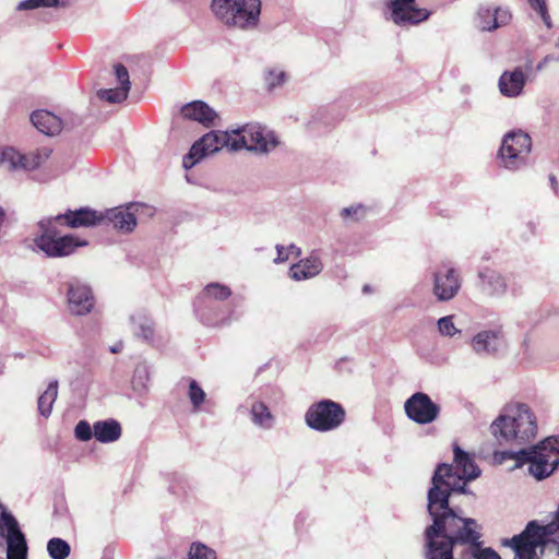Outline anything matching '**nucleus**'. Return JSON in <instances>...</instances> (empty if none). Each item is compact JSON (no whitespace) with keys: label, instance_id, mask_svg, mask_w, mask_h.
Wrapping results in <instances>:
<instances>
[{"label":"nucleus","instance_id":"obj_1","mask_svg":"<svg viewBox=\"0 0 559 559\" xmlns=\"http://www.w3.org/2000/svg\"><path fill=\"white\" fill-rule=\"evenodd\" d=\"M453 453L454 464L439 463L427 491V511L432 524L425 531L426 559H453L454 545H478L480 538L476 520L461 516V509L450 506L453 493H469L466 484L479 477L480 469L457 444H454ZM556 534L559 538V506L550 523L539 525L531 521L521 534L506 540L504 545L513 549L514 559H538L536 548L546 546ZM468 559L501 558L486 548L473 550Z\"/></svg>","mask_w":559,"mask_h":559},{"label":"nucleus","instance_id":"obj_2","mask_svg":"<svg viewBox=\"0 0 559 559\" xmlns=\"http://www.w3.org/2000/svg\"><path fill=\"white\" fill-rule=\"evenodd\" d=\"M104 223L103 212L90 207L68 210L63 214L41 218L37 223L34 247L48 258H62L72 254L79 247L87 245L74 235H61L60 226L69 228L92 227Z\"/></svg>","mask_w":559,"mask_h":559},{"label":"nucleus","instance_id":"obj_3","mask_svg":"<svg viewBox=\"0 0 559 559\" xmlns=\"http://www.w3.org/2000/svg\"><path fill=\"white\" fill-rule=\"evenodd\" d=\"M490 431L500 444L521 445L536 437V418L526 404H509L492 421Z\"/></svg>","mask_w":559,"mask_h":559},{"label":"nucleus","instance_id":"obj_4","mask_svg":"<svg viewBox=\"0 0 559 559\" xmlns=\"http://www.w3.org/2000/svg\"><path fill=\"white\" fill-rule=\"evenodd\" d=\"M495 459L502 463L507 459L515 460V467L528 464V472L536 479L549 477L559 466V438L549 437L538 444L519 451L495 453Z\"/></svg>","mask_w":559,"mask_h":559},{"label":"nucleus","instance_id":"obj_5","mask_svg":"<svg viewBox=\"0 0 559 559\" xmlns=\"http://www.w3.org/2000/svg\"><path fill=\"white\" fill-rule=\"evenodd\" d=\"M212 12L225 26L242 31L258 26L261 14L260 0H212Z\"/></svg>","mask_w":559,"mask_h":559},{"label":"nucleus","instance_id":"obj_6","mask_svg":"<svg viewBox=\"0 0 559 559\" xmlns=\"http://www.w3.org/2000/svg\"><path fill=\"white\" fill-rule=\"evenodd\" d=\"M27 558L26 535L13 513L0 503V559Z\"/></svg>","mask_w":559,"mask_h":559},{"label":"nucleus","instance_id":"obj_7","mask_svg":"<svg viewBox=\"0 0 559 559\" xmlns=\"http://www.w3.org/2000/svg\"><path fill=\"white\" fill-rule=\"evenodd\" d=\"M346 412L344 407L332 400H321L310 405L305 414V421L309 428L326 432L337 429L344 421Z\"/></svg>","mask_w":559,"mask_h":559},{"label":"nucleus","instance_id":"obj_8","mask_svg":"<svg viewBox=\"0 0 559 559\" xmlns=\"http://www.w3.org/2000/svg\"><path fill=\"white\" fill-rule=\"evenodd\" d=\"M531 151V136L521 130L511 131L502 140L499 157L504 168L518 170L527 165Z\"/></svg>","mask_w":559,"mask_h":559},{"label":"nucleus","instance_id":"obj_9","mask_svg":"<svg viewBox=\"0 0 559 559\" xmlns=\"http://www.w3.org/2000/svg\"><path fill=\"white\" fill-rule=\"evenodd\" d=\"M234 140L230 142V151L246 148L259 153H267L278 144L275 135L265 133L261 126L246 124L233 130Z\"/></svg>","mask_w":559,"mask_h":559},{"label":"nucleus","instance_id":"obj_10","mask_svg":"<svg viewBox=\"0 0 559 559\" xmlns=\"http://www.w3.org/2000/svg\"><path fill=\"white\" fill-rule=\"evenodd\" d=\"M233 132L229 133L227 131H210L192 144L189 153L183 157V168H192L202 158L218 152L225 146L230 150V142H233Z\"/></svg>","mask_w":559,"mask_h":559},{"label":"nucleus","instance_id":"obj_11","mask_svg":"<svg viewBox=\"0 0 559 559\" xmlns=\"http://www.w3.org/2000/svg\"><path fill=\"white\" fill-rule=\"evenodd\" d=\"M51 148L43 146L22 155L13 147L0 148V167L4 170H33L41 166L51 154Z\"/></svg>","mask_w":559,"mask_h":559},{"label":"nucleus","instance_id":"obj_12","mask_svg":"<svg viewBox=\"0 0 559 559\" xmlns=\"http://www.w3.org/2000/svg\"><path fill=\"white\" fill-rule=\"evenodd\" d=\"M432 293L437 300H452L460 292L462 277L459 270L451 263L445 262L439 265L433 272Z\"/></svg>","mask_w":559,"mask_h":559},{"label":"nucleus","instance_id":"obj_13","mask_svg":"<svg viewBox=\"0 0 559 559\" xmlns=\"http://www.w3.org/2000/svg\"><path fill=\"white\" fill-rule=\"evenodd\" d=\"M406 416L419 425H428L438 419L441 408L424 392H416L404 403Z\"/></svg>","mask_w":559,"mask_h":559},{"label":"nucleus","instance_id":"obj_14","mask_svg":"<svg viewBox=\"0 0 559 559\" xmlns=\"http://www.w3.org/2000/svg\"><path fill=\"white\" fill-rule=\"evenodd\" d=\"M230 295L231 290L228 286L219 283L206 285L194 301V311L200 321L202 323H213L217 321V317L209 316L207 309L211 308L213 304H226L225 301Z\"/></svg>","mask_w":559,"mask_h":559},{"label":"nucleus","instance_id":"obj_15","mask_svg":"<svg viewBox=\"0 0 559 559\" xmlns=\"http://www.w3.org/2000/svg\"><path fill=\"white\" fill-rule=\"evenodd\" d=\"M473 352L480 357L497 356L506 349L507 342L501 329L484 330L471 340Z\"/></svg>","mask_w":559,"mask_h":559},{"label":"nucleus","instance_id":"obj_16","mask_svg":"<svg viewBox=\"0 0 559 559\" xmlns=\"http://www.w3.org/2000/svg\"><path fill=\"white\" fill-rule=\"evenodd\" d=\"M415 0H390L391 19L397 25L417 24L429 17L426 9L414 7Z\"/></svg>","mask_w":559,"mask_h":559},{"label":"nucleus","instance_id":"obj_17","mask_svg":"<svg viewBox=\"0 0 559 559\" xmlns=\"http://www.w3.org/2000/svg\"><path fill=\"white\" fill-rule=\"evenodd\" d=\"M138 204L131 203L127 206L106 210L103 212V224H111L114 228L122 233H130L136 226L135 212L138 211Z\"/></svg>","mask_w":559,"mask_h":559},{"label":"nucleus","instance_id":"obj_18","mask_svg":"<svg viewBox=\"0 0 559 559\" xmlns=\"http://www.w3.org/2000/svg\"><path fill=\"white\" fill-rule=\"evenodd\" d=\"M68 304L70 311L75 316H84L94 307V297L88 286L71 283L68 289Z\"/></svg>","mask_w":559,"mask_h":559},{"label":"nucleus","instance_id":"obj_19","mask_svg":"<svg viewBox=\"0 0 559 559\" xmlns=\"http://www.w3.org/2000/svg\"><path fill=\"white\" fill-rule=\"evenodd\" d=\"M478 288L490 297H500L506 294L508 285L504 276L498 271L484 267L478 271Z\"/></svg>","mask_w":559,"mask_h":559},{"label":"nucleus","instance_id":"obj_20","mask_svg":"<svg viewBox=\"0 0 559 559\" xmlns=\"http://www.w3.org/2000/svg\"><path fill=\"white\" fill-rule=\"evenodd\" d=\"M180 111L185 119L197 121L205 128L215 126V120L218 119L217 112L202 100L190 102Z\"/></svg>","mask_w":559,"mask_h":559},{"label":"nucleus","instance_id":"obj_21","mask_svg":"<svg viewBox=\"0 0 559 559\" xmlns=\"http://www.w3.org/2000/svg\"><path fill=\"white\" fill-rule=\"evenodd\" d=\"M478 27L481 31H493L509 23L511 13L502 8L480 7L477 12Z\"/></svg>","mask_w":559,"mask_h":559},{"label":"nucleus","instance_id":"obj_22","mask_svg":"<svg viewBox=\"0 0 559 559\" xmlns=\"http://www.w3.org/2000/svg\"><path fill=\"white\" fill-rule=\"evenodd\" d=\"M33 126L41 133L53 136L61 132L62 121L48 110H35L31 115Z\"/></svg>","mask_w":559,"mask_h":559},{"label":"nucleus","instance_id":"obj_23","mask_svg":"<svg viewBox=\"0 0 559 559\" xmlns=\"http://www.w3.org/2000/svg\"><path fill=\"white\" fill-rule=\"evenodd\" d=\"M322 262L317 252H312L308 258L300 260L290 267L289 275L295 281H302L318 275L322 271Z\"/></svg>","mask_w":559,"mask_h":559},{"label":"nucleus","instance_id":"obj_24","mask_svg":"<svg viewBox=\"0 0 559 559\" xmlns=\"http://www.w3.org/2000/svg\"><path fill=\"white\" fill-rule=\"evenodd\" d=\"M525 74L521 69L503 72L499 79V88L502 95L508 97L519 96L525 85Z\"/></svg>","mask_w":559,"mask_h":559},{"label":"nucleus","instance_id":"obj_25","mask_svg":"<svg viewBox=\"0 0 559 559\" xmlns=\"http://www.w3.org/2000/svg\"><path fill=\"white\" fill-rule=\"evenodd\" d=\"M131 330L135 337L152 343L154 340V322L144 312L136 311L130 317Z\"/></svg>","mask_w":559,"mask_h":559},{"label":"nucleus","instance_id":"obj_26","mask_svg":"<svg viewBox=\"0 0 559 559\" xmlns=\"http://www.w3.org/2000/svg\"><path fill=\"white\" fill-rule=\"evenodd\" d=\"M94 437L102 443L117 441L121 437V426L116 419L95 421L93 425Z\"/></svg>","mask_w":559,"mask_h":559},{"label":"nucleus","instance_id":"obj_27","mask_svg":"<svg viewBox=\"0 0 559 559\" xmlns=\"http://www.w3.org/2000/svg\"><path fill=\"white\" fill-rule=\"evenodd\" d=\"M58 396V381H51L47 389L39 395L37 409L40 416L48 418L51 415L53 403Z\"/></svg>","mask_w":559,"mask_h":559},{"label":"nucleus","instance_id":"obj_28","mask_svg":"<svg viewBox=\"0 0 559 559\" xmlns=\"http://www.w3.org/2000/svg\"><path fill=\"white\" fill-rule=\"evenodd\" d=\"M251 420L255 426L271 429L274 426V416L263 402H254L250 409Z\"/></svg>","mask_w":559,"mask_h":559},{"label":"nucleus","instance_id":"obj_29","mask_svg":"<svg viewBox=\"0 0 559 559\" xmlns=\"http://www.w3.org/2000/svg\"><path fill=\"white\" fill-rule=\"evenodd\" d=\"M47 551L51 559H66L70 555L71 547L67 540L53 537L47 543Z\"/></svg>","mask_w":559,"mask_h":559},{"label":"nucleus","instance_id":"obj_30","mask_svg":"<svg viewBox=\"0 0 559 559\" xmlns=\"http://www.w3.org/2000/svg\"><path fill=\"white\" fill-rule=\"evenodd\" d=\"M209 316L217 317V321L213 323H204L205 325L216 326L221 324L227 323L231 318V310L229 309L227 304H213L211 308L207 309Z\"/></svg>","mask_w":559,"mask_h":559},{"label":"nucleus","instance_id":"obj_31","mask_svg":"<svg viewBox=\"0 0 559 559\" xmlns=\"http://www.w3.org/2000/svg\"><path fill=\"white\" fill-rule=\"evenodd\" d=\"M129 91L126 87L105 88L97 92V96L102 100L110 104H118L127 99Z\"/></svg>","mask_w":559,"mask_h":559},{"label":"nucleus","instance_id":"obj_32","mask_svg":"<svg viewBox=\"0 0 559 559\" xmlns=\"http://www.w3.org/2000/svg\"><path fill=\"white\" fill-rule=\"evenodd\" d=\"M453 319H454V316H445L438 320V322H437L438 331L442 336L454 337L455 335L461 334V330H459L454 325Z\"/></svg>","mask_w":559,"mask_h":559},{"label":"nucleus","instance_id":"obj_33","mask_svg":"<svg viewBox=\"0 0 559 559\" xmlns=\"http://www.w3.org/2000/svg\"><path fill=\"white\" fill-rule=\"evenodd\" d=\"M188 559H216V552L201 543H193Z\"/></svg>","mask_w":559,"mask_h":559},{"label":"nucleus","instance_id":"obj_34","mask_svg":"<svg viewBox=\"0 0 559 559\" xmlns=\"http://www.w3.org/2000/svg\"><path fill=\"white\" fill-rule=\"evenodd\" d=\"M265 84L269 91L281 86L286 80V73L278 69H269L265 72Z\"/></svg>","mask_w":559,"mask_h":559},{"label":"nucleus","instance_id":"obj_35","mask_svg":"<svg viewBox=\"0 0 559 559\" xmlns=\"http://www.w3.org/2000/svg\"><path fill=\"white\" fill-rule=\"evenodd\" d=\"M188 396H189L194 409H199L201 404L204 402L205 393L195 380L189 381Z\"/></svg>","mask_w":559,"mask_h":559},{"label":"nucleus","instance_id":"obj_36","mask_svg":"<svg viewBox=\"0 0 559 559\" xmlns=\"http://www.w3.org/2000/svg\"><path fill=\"white\" fill-rule=\"evenodd\" d=\"M531 8L540 16L547 28L552 27L546 0H527Z\"/></svg>","mask_w":559,"mask_h":559},{"label":"nucleus","instance_id":"obj_37","mask_svg":"<svg viewBox=\"0 0 559 559\" xmlns=\"http://www.w3.org/2000/svg\"><path fill=\"white\" fill-rule=\"evenodd\" d=\"M60 0H23L19 3L17 10H33L37 8H55Z\"/></svg>","mask_w":559,"mask_h":559},{"label":"nucleus","instance_id":"obj_38","mask_svg":"<svg viewBox=\"0 0 559 559\" xmlns=\"http://www.w3.org/2000/svg\"><path fill=\"white\" fill-rule=\"evenodd\" d=\"M74 436L80 441H88L94 436V430L86 420H80L74 428Z\"/></svg>","mask_w":559,"mask_h":559},{"label":"nucleus","instance_id":"obj_39","mask_svg":"<svg viewBox=\"0 0 559 559\" xmlns=\"http://www.w3.org/2000/svg\"><path fill=\"white\" fill-rule=\"evenodd\" d=\"M169 491L174 495H180L185 491L187 480L183 475L174 473L170 475Z\"/></svg>","mask_w":559,"mask_h":559},{"label":"nucleus","instance_id":"obj_40","mask_svg":"<svg viewBox=\"0 0 559 559\" xmlns=\"http://www.w3.org/2000/svg\"><path fill=\"white\" fill-rule=\"evenodd\" d=\"M115 74L117 80L121 84V87H126V90L130 91L131 82L129 80V73L127 68L121 63L116 64Z\"/></svg>","mask_w":559,"mask_h":559},{"label":"nucleus","instance_id":"obj_41","mask_svg":"<svg viewBox=\"0 0 559 559\" xmlns=\"http://www.w3.org/2000/svg\"><path fill=\"white\" fill-rule=\"evenodd\" d=\"M364 211V207L362 205L358 204V205H352V206H348V207H344L342 211H341V216L346 219L350 216L353 217H356L357 219L360 217L359 214L362 213Z\"/></svg>","mask_w":559,"mask_h":559},{"label":"nucleus","instance_id":"obj_42","mask_svg":"<svg viewBox=\"0 0 559 559\" xmlns=\"http://www.w3.org/2000/svg\"><path fill=\"white\" fill-rule=\"evenodd\" d=\"M276 258L274 259V263H283L289 259V252L287 251L286 247L282 245L276 246Z\"/></svg>","mask_w":559,"mask_h":559},{"label":"nucleus","instance_id":"obj_43","mask_svg":"<svg viewBox=\"0 0 559 559\" xmlns=\"http://www.w3.org/2000/svg\"><path fill=\"white\" fill-rule=\"evenodd\" d=\"M549 181H550V186H551V189H552L554 193L556 195H559L558 181H557V179H556V177L554 175L549 176Z\"/></svg>","mask_w":559,"mask_h":559},{"label":"nucleus","instance_id":"obj_44","mask_svg":"<svg viewBox=\"0 0 559 559\" xmlns=\"http://www.w3.org/2000/svg\"><path fill=\"white\" fill-rule=\"evenodd\" d=\"M287 251L289 252V255L290 254H295L296 257H299L301 254V250L300 248H298L297 246L295 245H290L289 247L286 248Z\"/></svg>","mask_w":559,"mask_h":559},{"label":"nucleus","instance_id":"obj_45","mask_svg":"<svg viewBox=\"0 0 559 559\" xmlns=\"http://www.w3.org/2000/svg\"><path fill=\"white\" fill-rule=\"evenodd\" d=\"M548 63V59H543L536 67V69L539 71L542 70L546 64Z\"/></svg>","mask_w":559,"mask_h":559},{"label":"nucleus","instance_id":"obj_46","mask_svg":"<svg viewBox=\"0 0 559 559\" xmlns=\"http://www.w3.org/2000/svg\"><path fill=\"white\" fill-rule=\"evenodd\" d=\"M544 59H548V63L551 61H559V58L555 57L554 55H547Z\"/></svg>","mask_w":559,"mask_h":559},{"label":"nucleus","instance_id":"obj_47","mask_svg":"<svg viewBox=\"0 0 559 559\" xmlns=\"http://www.w3.org/2000/svg\"><path fill=\"white\" fill-rule=\"evenodd\" d=\"M121 344L115 345L110 348L111 353H119L121 350Z\"/></svg>","mask_w":559,"mask_h":559},{"label":"nucleus","instance_id":"obj_48","mask_svg":"<svg viewBox=\"0 0 559 559\" xmlns=\"http://www.w3.org/2000/svg\"><path fill=\"white\" fill-rule=\"evenodd\" d=\"M369 290H370V286H369V285H365V286L362 287V292H364V293H368Z\"/></svg>","mask_w":559,"mask_h":559},{"label":"nucleus","instance_id":"obj_49","mask_svg":"<svg viewBox=\"0 0 559 559\" xmlns=\"http://www.w3.org/2000/svg\"><path fill=\"white\" fill-rule=\"evenodd\" d=\"M554 544L557 546V549H558V555H559V543L557 542H554Z\"/></svg>","mask_w":559,"mask_h":559}]
</instances>
